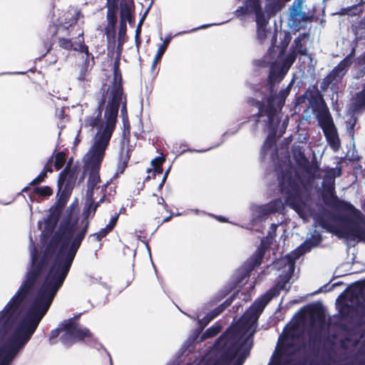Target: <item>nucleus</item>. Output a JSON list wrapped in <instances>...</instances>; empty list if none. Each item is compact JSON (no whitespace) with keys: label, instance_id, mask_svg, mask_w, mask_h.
<instances>
[{"label":"nucleus","instance_id":"nucleus-17","mask_svg":"<svg viewBox=\"0 0 365 365\" xmlns=\"http://www.w3.org/2000/svg\"><path fill=\"white\" fill-rule=\"evenodd\" d=\"M74 180V173H71L70 170H68L66 168L63 170L59 175L58 186L59 190H61L64 184L66 183V186L67 187L68 185L71 184Z\"/></svg>","mask_w":365,"mask_h":365},{"label":"nucleus","instance_id":"nucleus-26","mask_svg":"<svg viewBox=\"0 0 365 365\" xmlns=\"http://www.w3.org/2000/svg\"><path fill=\"white\" fill-rule=\"evenodd\" d=\"M61 329H62V327H59L55 330H53L51 332V334H50V341H51V343H53L52 340L56 337H58V336L61 337Z\"/></svg>","mask_w":365,"mask_h":365},{"label":"nucleus","instance_id":"nucleus-22","mask_svg":"<svg viewBox=\"0 0 365 365\" xmlns=\"http://www.w3.org/2000/svg\"><path fill=\"white\" fill-rule=\"evenodd\" d=\"M51 164H52L51 160H49L46 163V165H45L43 171L36 178H34L30 182L29 185H36V184H38V183L43 182L44 180V178L46 176L47 173H51L52 172Z\"/></svg>","mask_w":365,"mask_h":365},{"label":"nucleus","instance_id":"nucleus-23","mask_svg":"<svg viewBox=\"0 0 365 365\" xmlns=\"http://www.w3.org/2000/svg\"><path fill=\"white\" fill-rule=\"evenodd\" d=\"M34 192L41 196H50L53 193L52 189L48 186L37 187L34 189Z\"/></svg>","mask_w":365,"mask_h":365},{"label":"nucleus","instance_id":"nucleus-18","mask_svg":"<svg viewBox=\"0 0 365 365\" xmlns=\"http://www.w3.org/2000/svg\"><path fill=\"white\" fill-rule=\"evenodd\" d=\"M350 63V58L348 57L344 59L330 73L329 77H333L334 78H341L342 77L346 71V68Z\"/></svg>","mask_w":365,"mask_h":365},{"label":"nucleus","instance_id":"nucleus-20","mask_svg":"<svg viewBox=\"0 0 365 365\" xmlns=\"http://www.w3.org/2000/svg\"><path fill=\"white\" fill-rule=\"evenodd\" d=\"M130 158L128 150L123 148L120 151L119 163L116 171V174L123 173L127 166L128 161Z\"/></svg>","mask_w":365,"mask_h":365},{"label":"nucleus","instance_id":"nucleus-6","mask_svg":"<svg viewBox=\"0 0 365 365\" xmlns=\"http://www.w3.org/2000/svg\"><path fill=\"white\" fill-rule=\"evenodd\" d=\"M255 14L257 24V36L260 41H264L270 34L266 29L265 20L261 11L259 0H247L245 5L236 10V15L240 16L244 14Z\"/></svg>","mask_w":365,"mask_h":365},{"label":"nucleus","instance_id":"nucleus-32","mask_svg":"<svg viewBox=\"0 0 365 365\" xmlns=\"http://www.w3.org/2000/svg\"><path fill=\"white\" fill-rule=\"evenodd\" d=\"M300 42V38H297L294 40V43L296 44V51L298 52V53H301L302 54H304V51H302V46H299V43Z\"/></svg>","mask_w":365,"mask_h":365},{"label":"nucleus","instance_id":"nucleus-3","mask_svg":"<svg viewBox=\"0 0 365 365\" xmlns=\"http://www.w3.org/2000/svg\"><path fill=\"white\" fill-rule=\"evenodd\" d=\"M296 58V53L293 52L285 58L283 53L277 47H272L269 50L265 57L264 63L270 64L269 80L272 82L281 81L285 76Z\"/></svg>","mask_w":365,"mask_h":365},{"label":"nucleus","instance_id":"nucleus-43","mask_svg":"<svg viewBox=\"0 0 365 365\" xmlns=\"http://www.w3.org/2000/svg\"><path fill=\"white\" fill-rule=\"evenodd\" d=\"M218 220H219L220 221H222V218H221V217H219V218H218Z\"/></svg>","mask_w":365,"mask_h":365},{"label":"nucleus","instance_id":"nucleus-8","mask_svg":"<svg viewBox=\"0 0 365 365\" xmlns=\"http://www.w3.org/2000/svg\"><path fill=\"white\" fill-rule=\"evenodd\" d=\"M79 15L80 13L76 9H71L63 14H60L53 20V25L49 29L51 33L60 36L66 34L69 27L76 24Z\"/></svg>","mask_w":365,"mask_h":365},{"label":"nucleus","instance_id":"nucleus-21","mask_svg":"<svg viewBox=\"0 0 365 365\" xmlns=\"http://www.w3.org/2000/svg\"><path fill=\"white\" fill-rule=\"evenodd\" d=\"M165 161L163 157H157L151 161V168L148 170V172L150 173L151 172L153 173V175L155 176L156 174H161L163 172V163Z\"/></svg>","mask_w":365,"mask_h":365},{"label":"nucleus","instance_id":"nucleus-33","mask_svg":"<svg viewBox=\"0 0 365 365\" xmlns=\"http://www.w3.org/2000/svg\"><path fill=\"white\" fill-rule=\"evenodd\" d=\"M171 38H172V36L170 35L166 36L165 38L164 39L163 43L160 46H164V48L167 49L168 44L170 43V42L171 41Z\"/></svg>","mask_w":365,"mask_h":365},{"label":"nucleus","instance_id":"nucleus-29","mask_svg":"<svg viewBox=\"0 0 365 365\" xmlns=\"http://www.w3.org/2000/svg\"><path fill=\"white\" fill-rule=\"evenodd\" d=\"M117 220H118V215L113 217L110 219L109 224L108 225L107 230H111L113 228V227L115 226V225L116 224Z\"/></svg>","mask_w":365,"mask_h":365},{"label":"nucleus","instance_id":"nucleus-9","mask_svg":"<svg viewBox=\"0 0 365 365\" xmlns=\"http://www.w3.org/2000/svg\"><path fill=\"white\" fill-rule=\"evenodd\" d=\"M90 336L91 333L88 329L75 324H66L61 329V341L65 346H70Z\"/></svg>","mask_w":365,"mask_h":365},{"label":"nucleus","instance_id":"nucleus-36","mask_svg":"<svg viewBox=\"0 0 365 365\" xmlns=\"http://www.w3.org/2000/svg\"><path fill=\"white\" fill-rule=\"evenodd\" d=\"M359 98L361 101V103L362 104H365V87L364 89L359 94Z\"/></svg>","mask_w":365,"mask_h":365},{"label":"nucleus","instance_id":"nucleus-31","mask_svg":"<svg viewBox=\"0 0 365 365\" xmlns=\"http://www.w3.org/2000/svg\"><path fill=\"white\" fill-rule=\"evenodd\" d=\"M353 9H354V11H351V9H347L344 13L349 15H356L361 11V8L359 9L357 6H354Z\"/></svg>","mask_w":365,"mask_h":365},{"label":"nucleus","instance_id":"nucleus-35","mask_svg":"<svg viewBox=\"0 0 365 365\" xmlns=\"http://www.w3.org/2000/svg\"><path fill=\"white\" fill-rule=\"evenodd\" d=\"M170 167L165 171V174H164V176L162 179V181L160 184V187H162V186L163 185V184L165 183L167 178H168V173L170 172Z\"/></svg>","mask_w":365,"mask_h":365},{"label":"nucleus","instance_id":"nucleus-11","mask_svg":"<svg viewBox=\"0 0 365 365\" xmlns=\"http://www.w3.org/2000/svg\"><path fill=\"white\" fill-rule=\"evenodd\" d=\"M283 207L284 202L281 199H277L264 205L254 206L252 210L255 215L260 216L278 212Z\"/></svg>","mask_w":365,"mask_h":365},{"label":"nucleus","instance_id":"nucleus-38","mask_svg":"<svg viewBox=\"0 0 365 365\" xmlns=\"http://www.w3.org/2000/svg\"><path fill=\"white\" fill-rule=\"evenodd\" d=\"M159 61H160L159 60H156L155 58H153V61L152 63V69H154L156 67V66Z\"/></svg>","mask_w":365,"mask_h":365},{"label":"nucleus","instance_id":"nucleus-41","mask_svg":"<svg viewBox=\"0 0 365 365\" xmlns=\"http://www.w3.org/2000/svg\"><path fill=\"white\" fill-rule=\"evenodd\" d=\"M142 22H143V19L140 21V23L138 24V29H137V34H138L140 32L139 31H140Z\"/></svg>","mask_w":365,"mask_h":365},{"label":"nucleus","instance_id":"nucleus-14","mask_svg":"<svg viewBox=\"0 0 365 365\" xmlns=\"http://www.w3.org/2000/svg\"><path fill=\"white\" fill-rule=\"evenodd\" d=\"M133 2L131 0H125L120 5V22L122 26L127 23L130 24L133 20L132 11L133 9Z\"/></svg>","mask_w":365,"mask_h":365},{"label":"nucleus","instance_id":"nucleus-25","mask_svg":"<svg viewBox=\"0 0 365 365\" xmlns=\"http://www.w3.org/2000/svg\"><path fill=\"white\" fill-rule=\"evenodd\" d=\"M220 329H221V328L220 326H218V325L213 326L211 328H210L209 329H207L206 331V332L204 334V335L205 337L213 336L215 334H217L220 331Z\"/></svg>","mask_w":365,"mask_h":365},{"label":"nucleus","instance_id":"nucleus-10","mask_svg":"<svg viewBox=\"0 0 365 365\" xmlns=\"http://www.w3.org/2000/svg\"><path fill=\"white\" fill-rule=\"evenodd\" d=\"M284 99H280L277 102L275 101L274 97L271 96L267 99V105L265 107L264 106H260L259 108V112L260 115H266L267 116V119L271 124L274 123L275 113L277 108H281Z\"/></svg>","mask_w":365,"mask_h":365},{"label":"nucleus","instance_id":"nucleus-34","mask_svg":"<svg viewBox=\"0 0 365 365\" xmlns=\"http://www.w3.org/2000/svg\"><path fill=\"white\" fill-rule=\"evenodd\" d=\"M272 146V141L271 140H267L264 144L262 150L266 151L267 149L270 148Z\"/></svg>","mask_w":365,"mask_h":365},{"label":"nucleus","instance_id":"nucleus-7","mask_svg":"<svg viewBox=\"0 0 365 365\" xmlns=\"http://www.w3.org/2000/svg\"><path fill=\"white\" fill-rule=\"evenodd\" d=\"M319 123L327 141L331 148L336 150L339 148V140L333 120L327 108L323 107L318 115Z\"/></svg>","mask_w":365,"mask_h":365},{"label":"nucleus","instance_id":"nucleus-37","mask_svg":"<svg viewBox=\"0 0 365 365\" xmlns=\"http://www.w3.org/2000/svg\"><path fill=\"white\" fill-rule=\"evenodd\" d=\"M125 30H126V24H123V26H122L121 23L120 24V30H119V34L121 35V34H123L125 32Z\"/></svg>","mask_w":365,"mask_h":365},{"label":"nucleus","instance_id":"nucleus-28","mask_svg":"<svg viewBox=\"0 0 365 365\" xmlns=\"http://www.w3.org/2000/svg\"><path fill=\"white\" fill-rule=\"evenodd\" d=\"M221 312L220 308H217L215 313H211L207 315L206 319H205L206 322H210L212 319H214L220 312Z\"/></svg>","mask_w":365,"mask_h":365},{"label":"nucleus","instance_id":"nucleus-15","mask_svg":"<svg viewBox=\"0 0 365 365\" xmlns=\"http://www.w3.org/2000/svg\"><path fill=\"white\" fill-rule=\"evenodd\" d=\"M58 45L62 48L66 50L73 49L74 51L85 53L86 55L88 53L87 46L83 44V39L82 37H79L78 44H73L68 39H66L63 37H60L58 40Z\"/></svg>","mask_w":365,"mask_h":365},{"label":"nucleus","instance_id":"nucleus-39","mask_svg":"<svg viewBox=\"0 0 365 365\" xmlns=\"http://www.w3.org/2000/svg\"><path fill=\"white\" fill-rule=\"evenodd\" d=\"M121 112H122L123 115H124V114L126 113V108H125V103H124V104H123V106H122Z\"/></svg>","mask_w":365,"mask_h":365},{"label":"nucleus","instance_id":"nucleus-5","mask_svg":"<svg viewBox=\"0 0 365 365\" xmlns=\"http://www.w3.org/2000/svg\"><path fill=\"white\" fill-rule=\"evenodd\" d=\"M282 192L287 195L286 202L294 209L299 215L307 219L309 208L302 200L298 184L289 175H284L280 181Z\"/></svg>","mask_w":365,"mask_h":365},{"label":"nucleus","instance_id":"nucleus-30","mask_svg":"<svg viewBox=\"0 0 365 365\" xmlns=\"http://www.w3.org/2000/svg\"><path fill=\"white\" fill-rule=\"evenodd\" d=\"M108 230V225L103 229H102L99 232L96 234L98 239L105 237L109 232L111 230Z\"/></svg>","mask_w":365,"mask_h":365},{"label":"nucleus","instance_id":"nucleus-19","mask_svg":"<svg viewBox=\"0 0 365 365\" xmlns=\"http://www.w3.org/2000/svg\"><path fill=\"white\" fill-rule=\"evenodd\" d=\"M115 0H108V13L107 19L108 24L112 31H114V28L117 22V18L114 9H112V4L114 5Z\"/></svg>","mask_w":365,"mask_h":365},{"label":"nucleus","instance_id":"nucleus-1","mask_svg":"<svg viewBox=\"0 0 365 365\" xmlns=\"http://www.w3.org/2000/svg\"><path fill=\"white\" fill-rule=\"evenodd\" d=\"M88 225L76 232L66 222L61 223L51 240L52 245H59L60 250L50 266L38 262L31 243L32 268L0 312V365H9L35 332L64 282Z\"/></svg>","mask_w":365,"mask_h":365},{"label":"nucleus","instance_id":"nucleus-40","mask_svg":"<svg viewBox=\"0 0 365 365\" xmlns=\"http://www.w3.org/2000/svg\"><path fill=\"white\" fill-rule=\"evenodd\" d=\"M210 25H202V26H200L199 29H205V28L208 27ZM197 29H198V28H197ZM196 30H197V29H194L192 30V31H196Z\"/></svg>","mask_w":365,"mask_h":365},{"label":"nucleus","instance_id":"nucleus-42","mask_svg":"<svg viewBox=\"0 0 365 365\" xmlns=\"http://www.w3.org/2000/svg\"><path fill=\"white\" fill-rule=\"evenodd\" d=\"M28 189H29V187H28V186H26V187H25L22 190V192H26V191L28 190Z\"/></svg>","mask_w":365,"mask_h":365},{"label":"nucleus","instance_id":"nucleus-27","mask_svg":"<svg viewBox=\"0 0 365 365\" xmlns=\"http://www.w3.org/2000/svg\"><path fill=\"white\" fill-rule=\"evenodd\" d=\"M165 51L166 48H165L164 46H159L154 58L160 61Z\"/></svg>","mask_w":365,"mask_h":365},{"label":"nucleus","instance_id":"nucleus-12","mask_svg":"<svg viewBox=\"0 0 365 365\" xmlns=\"http://www.w3.org/2000/svg\"><path fill=\"white\" fill-rule=\"evenodd\" d=\"M59 215L58 212H52L43 222H39L38 226L44 237L50 236L58 221Z\"/></svg>","mask_w":365,"mask_h":365},{"label":"nucleus","instance_id":"nucleus-13","mask_svg":"<svg viewBox=\"0 0 365 365\" xmlns=\"http://www.w3.org/2000/svg\"><path fill=\"white\" fill-rule=\"evenodd\" d=\"M301 21H305L302 12V2L299 0L294 1L289 11V25L297 27L300 25Z\"/></svg>","mask_w":365,"mask_h":365},{"label":"nucleus","instance_id":"nucleus-24","mask_svg":"<svg viewBox=\"0 0 365 365\" xmlns=\"http://www.w3.org/2000/svg\"><path fill=\"white\" fill-rule=\"evenodd\" d=\"M66 160L65 154L63 153H58L55 158V168L56 170L61 169Z\"/></svg>","mask_w":365,"mask_h":365},{"label":"nucleus","instance_id":"nucleus-4","mask_svg":"<svg viewBox=\"0 0 365 365\" xmlns=\"http://www.w3.org/2000/svg\"><path fill=\"white\" fill-rule=\"evenodd\" d=\"M350 215L343 227H333L331 232L339 237L365 242V217L354 207L351 208Z\"/></svg>","mask_w":365,"mask_h":365},{"label":"nucleus","instance_id":"nucleus-2","mask_svg":"<svg viewBox=\"0 0 365 365\" xmlns=\"http://www.w3.org/2000/svg\"><path fill=\"white\" fill-rule=\"evenodd\" d=\"M122 99L121 85L115 81L113 86L108 88L106 94L103 95V101L106 103L104 121L98 125V119L95 117H88L84 120L85 126L94 127L97 125V132L93 138L92 145L83 158L84 169L90 173L88 181V198L83 211V215L86 218L94 215L98 206V205H93V195L94 190L99 188L96 185L101 181L99 175L101 165L115 129L119 103Z\"/></svg>","mask_w":365,"mask_h":365},{"label":"nucleus","instance_id":"nucleus-16","mask_svg":"<svg viewBox=\"0 0 365 365\" xmlns=\"http://www.w3.org/2000/svg\"><path fill=\"white\" fill-rule=\"evenodd\" d=\"M290 339L288 336H284L281 339L279 349V356L277 361L272 360V363L269 365H281V361H282L284 356L287 354V353H292L295 349L287 347L289 344Z\"/></svg>","mask_w":365,"mask_h":365}]
</instances>
